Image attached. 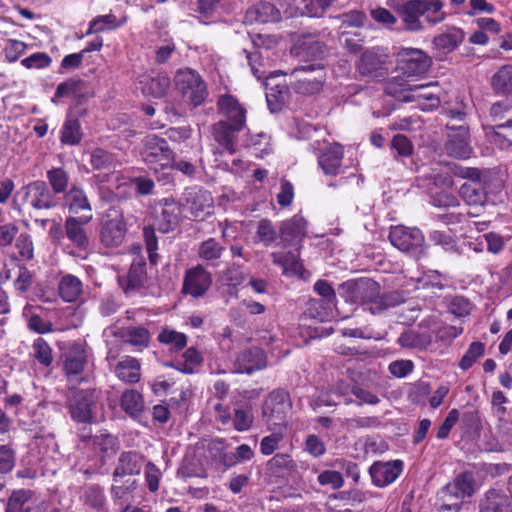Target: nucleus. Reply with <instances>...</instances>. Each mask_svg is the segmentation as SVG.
I'll return each mask as SVG.
<instances>
[{
	"mask_svg": "<svg viewBox=\"0 0 512 512\" xmlns=\"http://www.w3.org/2000/svg\"><path fill=\"white\" fill-rule=\"evenodd\" d=\"M326 72L321 64L297 67L290 73V86L298 94L310 96L319 93L325 83Z\"/></svg>",
	"mask_w": 512,
	"mask_h": 512,
	"instance_id": "obj_1",
	"label": "nucleus"
},
{
	"mask_svg": "<svg viewBox=\"0 0 512 512\" xmlns=\"http://www.w3.org/2000/svg\"><path fill=\"white\" fill-rule=\"evenodd\" d=\"M141 157L155 172L171 167L174 162V153L166 139L155 134L147 135L142 140Z\"/></svg>",
	"mask_w": 512,
	"mask_h": 512,
	"instance_id": "obj_2",
	"label": "nucleus"
},
{
	"mask_svg": "<svg viewBox=\"0 0 512 512\" xmlns=\"http://www.w3.org/2000/svg\"><path fill=\"white\" fill-rule=\"evenodd\" d=\"M100 393L96 389H82L73 395L68 409L71 418L81 424H92L96 421Z\"/></svg>",
	"mask_w": 512,
	"mask_h": 512,
	"instance_id": "obj_3",
	"label": "nucleus"
},
{
	"mask_svg": "<svg viewBox=\"0 0 512 512\" xmlns=\"http://www.w3.org/2000/svg\"><path fill=\"white\" fill-rule=\"evenodd\" d=\"M380 285L371 278L352 279L339 285L338 291L347 302L367 304L372 307L373 301L378 295Z\"/></svg>",
	"mask_w": 512,
	"mask_h": 512,
	"instance_id": "obj_4",
	"label": "nucleus"
},
{
	"mask_svg": "<svg viewBox=\"0 0 512 512\" xmlns=\"http://www.w3.org/2000/svg\"><path fill=\"white\" fill-rule=\"evenodd\" d=\"M178 90L194 107L203 104L208 97L206 82L195 70H179L175 76Z\"/></svg>",
	"mask_w": 512,
	"mask_h": 512,
	"instance_id": "obj_5",
	"label": "nucleus"
},
{
	"mask_svg": "<svg viewBox=\"0 0 512 512\" xmlns=\"http://www.w3.org/2000/svg\"><path fill=\"white\" fill-rule=\"evenodd\" d=\"M126 231L123 213L115 207L109 208L101 221V243L106 247H118L122 244Z\"/></svg>",
	"mask_w": 512,
	"mask_h": 512,
	"instance_id": "obj_6",
	"label": "nucleus"
},
{
	"mask_svg": "<svg viewBox=\"0 0 512 512\" xmlns=\"http://www.w3.org/2000/svg\"><path fill=\"white\" fill-rule=\"evenodd\" d=\"M88 345L74 341L63 354V371L69 381H82V374L88 364Z\"/></svg>",
	"mask_w": 512,
	"mask_h": 512,
	"instance_id": "obj_7",
	"label": "nucleus"
},
{
	"mask_svg": "<svg viewBox=\"0 0 512 512\" xmlns=\"http://www.w3.org/2000/svg\"><path fill=\"white\" fill-rule=\"evenodd\" d=\"M154 226L162 232L173 231L179 224L181 208L172 198L159 200L153 207Z\"/></svg>",
	"mask_w": 512,
	"mask_h": 512,
	"instance_id": "obj_8",
	"label": "nucleus"
},
{
	"mask_svg": "<svg viewBox=\"0 0 512 512\" xmlns=\"http://www.w3.org/2000/svg\"><path fill=\"white\" fill-rule=\"evenodd\" d=\"M389 239L394 247L406 253L416 252L424 243V235L420 229L404 225L391 227Z\"/></svg>",
	"mask_w": 512,
	"mask_h": 512,
	"instance_id": "obj_9",
	"label": "nucleus"
},
{
	"mask_svg": "<svg viewBox=\"0 0 512 512\" xmlns=\"http://www.w3.org/2000/svg\"><path fill=\"white\" fill-rule=\"evenodd\" d=\"M306 234L307 221L299 214L282 221L279 225V237L284 249L290 246L299 249Z\"/></svg>",
	"mask_w": 512,
	"mask_h": 512,
	"instance_id": "obj_10",
	"label": "nucleus"
},
{
	"mask_svg": "<svg viewBox=\"0 0 512 512\" xmlns=\"http://www.w3.org/2000/svg\"><path fill=\"white\" fill-rule=\"evenodd\" d=\"M216 109L218 115L222 117L221 121L245 127L247 111L234 95L229 93L219 95Z\"/></svg>",
	"mask_w": 512,
	"mask_h": 512,
	"instance_id": "obj_11",
	"label": "nucleus"
},
{
	"mask_svg": "<svg viewBox=\"0 0 512 512\" xmlns=\"http://www.w3.org/2000/svg\"><path fill=\"white\" fill-rule=\"evenodd\" d=\"M24 191L26 201L34 209H51L57 205L56 194L45 181H33L24 188Z\"/></svg>",
	"mask_w": 512,
	"mask_h": 512,
	"instance_id": "obj_12",
	"label": "nucleus"
},
{
	"mask_svg": "<svg viewBox=\"0 0 512 512\" xmlns=\"http://www.w3.org/2000/svg\"><path fill=\"white\" fill-rule=\"evenodd\" d=\"M211 283V274L202 265H197L186 270L182 293L191 295L194 298H199L206 293Z\"/></svg>",
	"mask_w": 512,
	"mask_h": 512,
	"instance_id": "obj_13",
	"label": "nucleus"
},
{
	"mask_svg": "<svg viewBox=\"0 0 512 512\" xmlns=\"http://www.w3.org/2000/svg\"><path fill=\"white\" fill-rule=\"evenodd\" d=\"M447 129L452 133L448 135V140L445 144L447 153L455 158L466 159L472 153V148L469 144V130L464 125H446Z\"/></svg>",
	"mask_w": 512,
	"mask_h": 512,
	"instance_id": "obj_14",
	"label": "nucleus"
},
{
	"mask_svg": "<svg viewBox=\"0 0 512 512\" xmlns=\"http://www.w3.org/2000/svg\"><path fill=\"white\" fill-rule=\"evenodd\" d=\"M403 471V462L393 460L388 462H375L369 468L372 483L377 487H386L393 483Z\"/></svg>",
	"mask_w": 512,
	"mask_h": 512,
	"instance_id": "obj_15",
	"label": "nucleus"
},
{
	"mask_svg": "<svg viewBox=\"0 0 512 512\" xmlns=\"http://www.w3.org/2000/svg\"><path fill=\"white\" fill-rule=\"evenodd\" d=\"M430 65V58L420 49H405L400 54V69L409 76L425 73Z\"/></svg>",
	"mask_w": 512,
	"mask_h": 512,
	"instance_id": "obj_16",
	"label": "nucleus"
},
{
	"mask_svg": "<svg viewBox=\"0 0 512 512\" xmlns=\"http://www.w3.org/2000/svg\"><path fill=\"white\" fill-rule=\"evenodd\" d=\"M243 128L242 126L219 120L211 125V136L221 148L230 154H234L236 152L237 133L243 130Z\"/></svg>",
	"mask_w": 512,
	"mask_h": 512,
	"instance_id": "obj_17",
	"label": "nucleus"
},
{
	"mask_svg": "<svg viewBox=\"0 0 512 512\" xmlns=\"http://www.w3.org/2000/svg\"><path fill=\"white\" fill-rule=\"evenodd\" d=\"M358 71L362 76H367L375 80H380L388 74L384 57L374 50H367L361 55Z\"/></svg>",
	"mask_w": 512,
	"mask_h": 512,
	"instance_id": "obj_18",
	"label": "nucleus"
},
{
	"mask_svg": "<svg viewBox=\"0 0 512 512\" xmlns=\"http://www.w3.org/2000/svg\"><path fill=\"white\" fill-rule=\"evenodd\" d=\"M267 365L266 356L260 348H250L242 351L236 358L235 372L251 374Z\"/></svg>",
	"mask_w": 512,
	"mask_h": 512,
	"instance_id": "obj_19",
	"label": "nucleus"
},
{
	"mask_svg": "<svg viewBox=\"0 0 512 512\" xmlns=\"http://www.w3.org/2000/svg\"><path fill=\"white\" fill-rule=\"evenodd\" d=\"M344 152L339 144L327 146L318 157V164L323 173L328 176H337L341 173Z\"/></svg>",
	"mask_w": 512,
	"mask_h": 512,
	"instance_id": "obj_20",
	"label": "nucleus"
},
{
	"mask_svg": "<svg viewBox=\"0 0 512 512\" xmlns=\"http://www.w3.org/2000/svg\"><path fill=\"white\" fill-rule=\"evenodd\" d=\"M281 19L280 11L269 2H260L249 8L244 17V23L252 25L256 23H274Z\"/></svg>",
	"mask_w": 512,
	"mask_h": 512,
	"instance_id": "obj_21",
	"label": "nucleus"
},
{
	"mask_svg": "<svg viewBox=\"0 0 512 512\" xmlns=\"http://www.w3.org/2000/svg\"><path fill=\"white\" fill-rule=\"evenodd\" d=\"M423 0H410L398 7V14L407 30L419 31L423 28L420 20L424 16Z\"/></svg>",
	"mask_w": 512,
	"mask_h": 512,
	"instance_id": "obj_22",
	"label": "nucleus"
},
{
	"mask_svg": "<svg viewBox=\"0 0 512 512\" xmlns=\"http://www.w3.org/2000/svg\"><path fill=\"white\" fill-rule=\"evenodd\" d=\"M92 219V215H83L79 218L68 217L65 221V231L68 239L78 248L87 249L89 239L84 229V225L88 224Z\"/></svg>",
	"mask_w": 512,
	"mask_h": 512,
	"instance_id": "obj_23",
	"label": "nucleus"
},
{
	"mask_svg": "<svg viewBox=\"0 0 512 512\" xmlns=\"http://www.w3.org/2000/svg\"><path fill=\"white\" fill-rule=\"evenodd\" d=\"M480 512H512L510 497L502 490L490 489L479 502Z\"/></svg>",
	"mask_w": 512,
	"mask_h": 512,
	"instance_id": "obj_24",
	"label": "nucleus"
},
{
	"mask_svg": "<svg viewBox=\"0 0 512 512\" xmlns=\"http://www.w3.org/2000/svg\"><path fill=\"white\" fill-rule=\"evenodd\" d=\"M143 456L135 451L122 452L118 459V465L113 472L114 482L125 475H137L141 472Z\"/></svg>",
	"mask_w": 512,
	"mask_h": 512,
	"instance_id": "obj_25",
	"label": "nucleus"
},
{
	"mask_svg": "<svg viewBox=\"0 0 512 512\" xmlns=\"http://www.w3.org/2000/svg\"><path fill=\"white\" fill-rule=\"evenodd\" d=\"M445 493L450 497H455L461 502L472 497L475 493V482L470 473L459 474L452 484L445 487Z\"/></svg>",
	"mask_w": 512,
	"mask_h": 512,
	"instance_id": "obj_26",
	"label": "nucleus"
},
{
	"mask_svg": "<svg viewBox=\"0 0 512 512\" xmlns=\"http://www.w3.org/2000/svg\"><path fill=\"white\" fill-rule=\"evenodd\" d=\"M465 38L462 29L450 27L445 32L437 35L433 39V45L441 54H448L455 50Z\"/></svg>",
	"mask_w": 512,
	"mask_h": 512,
	"instance_id": "obj_27",
	"label": "nucleus"
},
{
	"mask_svg": "<svg viewBox=\"0 0 512 512\" xmlns=\"http://www.w3.org/2000/svg\"><path fill=\"white\" fill-rule=\"evenodd\" d=\"M6 512H38L33 492L30 490L14 491L8 500Z\"/></svg>",
	"mask_w": 512,
	"mask_h": 512,
	"instance_id": "obj_28",
	"label": "nucleus"
},
{
	"mask_svg": "<svg viewBox=\"0 0 512 512\" xmlns=\"http://www.w3.org/2000/svg\"><path fill=\"white\" fill-rule=\"evenodd\" d=\"M114 373L119 380L134 384L141 378V365L136 358L127 356L116 364Z\"/></svg>",
	"mask_w": 512,
	"mask_h": 512,
	"instance_id": "obj_29",
	"label": "nucleus"
},
{
	"mask_svg": "<svg viewBox=\"0 0 512 512\" xmlns=\"http://www.w3.org/2000/svg\"><path fill=\"white\" fill-rule=\"evenodd\" d=\"M288 407V394L282 390L273 391L265 401L263 416L281 420Z\"/></svg>",
	"mask_w": 512,
	"mask_h": 512,
	"instance_id": "obj_30",
	"label": "nucleus"
},
{
	"mask_svg": "<svg viewBox=\"0 0 512 512\" xmlns=\"http://www.w3.org/2000/svg\"><path fill=\"white\" fill-rule=\"evenodd\" d=\"M145 263L141 261L133 262L125 278H120L119 282L126 294L141 288L146 281Z\"/></svg>",
	"mask_w": 512,
	"mask_h": 512,
	"instance_id": "obj_31",
	"label": "nucleus"
},
{
	"mask_svg": "<svg viewBox=\"0 0 512 512\" xmlns=\"http://www.w3.org/2000/svg\"><path fill=\"white\" fill-rule=\"evenodd\" d=\"M272 262L283 268V274L294 275L301 271L302 265L298 260V254L292 250L274 251L270 254Z\"/></svg>",
	"mask_w": 512,
	"mask_h": 512,
	"instance_id": "obj_32",
	"label": "nucleus"
},
{
	"mask_svg": "<svg viewBox=\"0 0 512 512\" xmlns=\"http://www.w3.org/2000/svg\"><path fill=\"white\" fill-rule=\"evenodd\" d=\"M372 307H369V311L372 314L382 313L390 308L398 306L405 301V297L400 291H389L387 293H381V288L378 290V295L375 297Z\"/></svg>",
	"mask_w": 512,
	"mask_h": 512,
	"instance_id": "obj_33",
	"label": "nucleus"
},
{
	"mask_svg": "<svg viewBox=\"0 0 512 512\" xmlns=\"http://www.w3.org/2000/svg\"><path fill=\"white\" fill-rule=\"evenodd\" d=\"M141 90L145 95H150L155 98H161L166 95L170 88V79L165 74L151 75L146 78Z\"/></svg>",
	"mask_w": 512,
	"mask_h": 512,
	"instance_id": "obj_34",
	"label": "nucleus"
},
{
	"mask_svg": "<svg viewBox=\"0 0 512 512\" xmlns=\"http://www.w3.org/2000/svg\"><path fill=\"white\" fill-rule=\"evenodd\" d=\"M460 195L469 206H483L487 200L486 192L478 181L464 183L460 188Z\"/></svg>",
	"mask_w": 512,
	"mask_h": 512,
	"instance_id": "obj_35",
	"label": "nucleus"
},
{
	"mask_svg": "<svg viewBox=\"0 0 512 512\" xmlns=\"http://www.w3.org/2000/svg\"><path fill=\"white\" fill-rule=\"evenodd\" d=\"M58 291L64 301L74 302L82 293V282L76 276L66 274L59 282Z\"/></svg>",
	"mask_w": 512,
	"mask_h": 512,
	"instance_id": "obj_36",
	"label": "nucleus"
},
{
	"mask_svg": "<svg viewBox=\"0 0 512 512\" xmlns=\"http://www.w3.org/2000/svg\"><path fill=\"white\" fill-rule=\"evenodd\" d=\"M491 87L496 94H512V65L500 67L491 78Z\"/></svg>",
	"mask_w": 512,
	"mask_h": 512,
	"instance_id": "obj_37",
	"label": "nucleus"
},
{
	"mask_svg": "<svg viewBox=\"0 0 512 512\" xmlns=\"http://www.w3.org/2000/svg\"><path fill=\"white\" fill-rule=\"evenodd\" d=\"M65 203L69 211L78 214L82 211H91V205L85 192L79 187L72 186L65 195Z\"/></svg>",
	"mask_w": 512,
	"mask_h": 512,
	"instance_id": "obj_38",
	"label": "nucleus"
},
{
	"mask_svg": "<svg viewBox=\"0 0 512 512\" xmlns=\"http://www.w3.org/2000/svg\"><path fill=\"white\" fill-rule=\"evenodd\" d=\"M120 404L125 413L133 418L137 417L144 409L143 397L134 389L123 392Z\"/></svg>",
	"mask_w": 512,
	"mask_h": 512,
	"instance_id": "obj_39",
	"label": "nucleus"
},
{
	"mask_svg": "<svg viewBox=\"0 0 512 512\" xmlns=\"http://www.w3.org/2000/svg\"><path fill=\"white\" fill-rule=\"evenodd\" d=\"M80 439L83 442L90 441L93 449L98 453L108 454L115 452L116 439L110 434L102 433L92 437L89 433L82 432Z\"/></svg>",
	"mask_w": 512,
	"mask_h": 512,
	"instance_id": "obj_40",
	"label": "nucleus"
},
{
	"mask_svg": "<svg viewBox=\"0 0 512 512\" xmlns=\"http://www.w3.org/2000/svg\"><path fill=\"white\" fill-rule=\"evenodd\" d=\"M125 22L126 17L118 21L116 16L113 14L97 16L90 21L86 35L101 33L107 30H113L122 26Z\"/></svg>",
	"mask_w": 512,
	"mask_h": 512,
	"instance_id": "obj_41",
	"label": "nucleus"
},
{
	"mask_svg": "<svg viewBox=\"0 0 512 512\" xmlns=\"http://www.w3.org/2000/svg\"><path fill=\"white\" fill-rule=\"evenodd\" d=\"M297 49V54L307 60L321 59L325 53V45L311 36L305 37Z\"/></svg>",
	"mask_w": 512,
	"mask_h": 512,
	"instance_id": "obj_42",
	"label": "nucleus"
},
{
	"mask_svg": "<svg viewBox=\"0 0 512 512\" xmlns=\"http://www.w3.org/2000/svg\"><path fill=\"white\" fill-rule=\"evenodd\" d=\"M398 343L404 348L426 349L431 345L432 338L428 334L408 330L399 336Z\"/></svg>",
	"mask_w": 512,
	"mask_h": 512,
	"instance_id": "obj_43",
	"label": "nucleus"
},
{
	"mask_svg": "<svg viewBox=\"0 0 512 512\" xmlns=\"http://www.w3.org/2000/svg\"><path fill=\"white\" fill-rule=\"evenodd\" d=\"M225 247L215 238H208L200 243L197 254L198 257L206 262H214L221 258Z\"/></svg>",
	"mask_w": 512,
	"mask_h": 512,
	"instance_id": "obj_44",
	"label": "nucleus"
},
{
	"mask_svg": "<svg viewBox=\"0 0 512 512\" xmlns=\"http://www.w3.org/2000/svg\"><path fill=\"white\" fill-rule=\"evenodd\" d=\"M255 235L257 242L269 247L277 240L279 229L274 227L271 220L264 218L258 222Z\"/></svg>",
	"mask_w": 512,
	"mask_h": 512,
	"instance_id": "obj_45",
	"label": "nucleus"
},
{
	"mask_svg": "<svg viewBox=\"0 0 512 512\" xmlns=\"http://www.w3.org/2000/svg\"><path fill=\"white\" fill-rule=\"evenodd\" d=\"M436 85L433 83H427L422 85H412L408 87L409 94L403 96L404 101H416L419 99L434 101V106L439 104V98L434 92L430 91L431 88H435Z\"/></svg>",
	"mask_w": 512,
	"mask_h": 512,
	"instance_id": "obj_46",
	"label": "nucleus"
},
{
	"mask_svg": "<svg viewBox=\"0 0 512 512\" xmlns=\"http://www.w3.org/2000/svg\"><path fill=\"white\" fill-rule=\"evenodd\" d=\"M84 502L95 512H108L104 491L100 486L88 487L84 493Z\"/></svg>",
	"mask_w": 512,
	"mask_h": 512,
	"instance_id": "obj_47",
	"label": "nucleus"
},
{
	"mask_svg": "<svg viewBox=\"0 0 512 512\" xmlns=\"http://www.w3.org/2000/svg\"><path fill=\"white\" fill-rule=\"evenodd\" d=\"M47 179L50 189L55 194L64 193L68 187L69 175L61 167H54L47 171Z\"/></svg>",
	"mask_w": 512,
	"mask_h": 512,
	"instance_id": "obj_48",
	"label": "nucleus"
},
{
	"mask_svg": "<svg viewBox=\"0 0 512 512\" xmlns=\"http://www.w3.org/2000/svg\"><path fill=\"white\" fill-rule=\"evenodd\" d=\"M334 306L327 304L324 300L312 299L308 303L306 314L311 318L324 322L331 318Z\"/></svg>",
	"mask_w": 512,
	"mask_h": 512,
	"instance_id": "obj_49",
	"label": "nucleus"
},
{
	"mask_svg": "<svg viewBox=\"0 0 512 512\" xmlns=\"http://www.w3.org/2000/svg\"><path fill=\"white\" fill-rule=\"evenodd\" d=\"M212 207V199L210 195L205 191L194 192L192 201L190 204L191 214L195 217H204L209 214V210Z\"/></svg>",
	"mask_w": 512,
	"mask_h": 512,
	"instance_id": "obj_50",
	"label": "nucleus"
},
{
	"mask_svg": "<svg viewBox=\"0 0 512 512\" xmlns=\"http://www.w3.org/2000/svg\"><path fill=\"white\" fill-rule=\"evenodd\" d=\"M160 343L169 345L174 350H182L187 345V336L171 328H163L158 335Z\"/></svg>",
	"mask_w": 512,
	"mask_h": 512,
	"instance_id": "obj_51",
	"label": "nucleus"
},
{
	"mask_svg": "<svg viewBox=\"0 0 512 512\" xmlns=\"http://www.w3.org/2000/svg\"><path fill=\"white\" fill-rule=\"evenodd\" d=\"M116 159L110 152L96 148L91 152L90 164L95 170H109L115 167Z\"/></svg>",
	"mask_w": 512,
	"mask_h": 512,
	"instance_id": "obj_52",
	"label": "nucleus"
},
{
	"mask_svg": "<svg viewBox=\"0 0 512 512\" xmlns=\"http://www.w3.org/2000/svg\"><path fill=\"white\" fill-rule=\"evenodd\" d=\"M81 138L82 133L79 121L74 118L67 119L62 128V143L76 145L81 141Z\"/></svg>",
	"mask_w": 512,
	"mask_h": 512,
	"instance_id": "obj_53",
	"label": "nucleus"
},
{
	"mask_svg": "<svg viewBox=\"0 0 512 512\" xmlns=\"http://www.w3.org/2000/svg\"><path fill=\"white\" fill-rule=\"evenodd\" d=\"M32 355L44 367H49L53 362L52 348L43 338H37L33 342Z\"/></svg>",
	"mask_w": 512,
	"mask_h": 512,
	"instance_id": "obj_54",
	"label": "nucleus"
},
{
	"mask_svg": "<svg viewBox=\"0 0 512 512\" xmlns=\"http://www.w3.org/2000/svg\"><path fill=\"white\" fill-rule=\"evenodd\" d=\"M424 2V16L428 23L436 25L441 23L446 18V13L443 11V2L441 0H423Z\"/></svg>",
	"mask_w": 512,
	"mask_h": 512,
	"instance_id": "obj_55",
	"label": "nucleus"
},
{
	"mask_svg": "<svg viewBox=\"0 0 512 512\" xmlns=\"http://www.w3.org/2000/svg\"><path fill=\"white\" fill-rule=\"evenodd\" d=\"M84 86L85 82L83 80L70 78L57 86L52 102L56 103L59 98L76 95L83 90Z\"/></svg>",
	"mask_w": 512,
	"mask_h": 512,
	"instance_id": "obj_56",
	"label": "nucleus"
},
{
	"mask_svg": "<svg viewBox=\"0 0 512 512\" xmlns=\"http://www.w3.org/2000/svg\"><path fill=\"white\" fill-rule=\"evenodd\" d=\"M269 469L275 474H283L295 469L296 464L286 453H277L268 461Z\"/></svg>",
	"mask_w": 512,
	"mask_h": 512,
	"instance_id": "obj_57",
	"label": "nucleus"
},
{
	"mask_svg": "<svg viewBox=\"0 0 512 512\" xmlns=\"http://www.w3.org/2000/svg\"><path fill=\"white\" fill-rule=\"evenodd\" d=\"M137 487L135 479H127L121 485H112L111 496L116 504H122L123 501H128L129 497L133 495Z\"/></svg>",
	"mask_w": 512,
	"mask_h": 512,
	"instance_id": "obj_58",
	"label": "nucleus"
},
{
	"mask_svg": "<svg viewBox=\"0 0 512 512\" xmlns=\"http://www.w3.org/2000/svg\"><path fill=\"white\" fill-rule=\"evenodd\" d=\"M254 422L252 409L249 406L238 408L234 411L233 427L236 431L243 432L249 430Z\"/></svg>",
	"mask_w": 512,
	"mask_h": 512,
	"instance_id": "obj_59",
	"label": "nucleus"
},
{
	"mask_svg": "<svg viewBox=\"0 0 512 512\" xmlns=\"http://www.w3.org/2000/svg\"><path fill=\"white\" fill-rule=\"evenodd\" d=\"M123 337L125 341L133 346H147L150 340L149 331L144 327L127 328Z\"/></svg>",
	"mask_w": 512,
	"mask_h": 512,
	"instance_id": "obj_60",
	"label": "nucleus"
},
{
	"mask_svg": "<svg viewBox=\"0 0 512 512\" xmlns=\"http://www.w3.org/2000/svg\"><path fill=\"white\" fill-rule=\"evenodd\" d=\"M485 346L481 342H473L459 362L462 370H468L484 354Z\"/></svg>",
	"mask_w": 512,
	"mask_h": 512,
	"instance_id": "obj_61",
	"label": "nucleus"
},
{
	"mask_svg": "<svg viewBox=\"0 0 512 512\" xmlns=\"http://www.w3.org/2000/svg\"><path fill=\"white\" fill-rule=\"evenodd\" d=\"M155 228L152 226L144 227L143 236L145 240L146 249L148 252V258L151 264L155 265L158 261V242L155 235Z\"/></svg>",
	"mask_w": 512,
	"mask_h": 512,
	"instance_id": "obj_62",
	"label": "nucleus"
},
{
	"mask_svg": "<svg viewBox=\"0 0 512 512\" xmlns=\"http://www.w3.org/2000/svg\"><path fill=\"white\" fill-rule=\"evenodd\" d=\"M52 62L51 57L45 52H36L24 58L21 64L27 69H42L48 67Z\"/></svg>",
	"mask_w": 512,
	"mask_h": 512,
	"instance_id": "obj_63",
	"label": "nucleus"
},
{
	"mask_svg": "<svg viewBox=\"0 0 512 512\" xmlns=\"http://www.w3.org/2000/svg\"><path fill=\"white\" fill-rule=\"evenodd\" d=\"M27 44L15 39H9L4 48L5 58L8 62H16L25 53Z\"/></svg>",
	"mask_w": 512,
	"mask_h": 512,
	"instance_id": "obj_64",
	"label": "nucleus"
}]
</instances>
